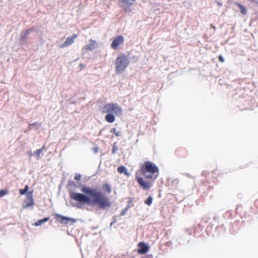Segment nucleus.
Returning <instances> with one entry per match:
<instances>
[{"instance_id":"2eb2a0df","label":"nucleus","mask_w":258,"mask_h":258,"mask_svg":"<svg viewBox=\"0 0 258 258\" xmlns=\"http://www.w3.org/2000/svg\"><path fill=\"white\" fill-rule=\"evenodd\" d=\"M235 5H236L238 8L240 9V13L243 15H245L247 13L246 9L241 4L236 2Z\"/></svg>"},{"instance_id":"0eeeda50","label":"nucleus","mask_w":258,"mask_h":258,"mask_svg":"<svg viewBox=\"0 0 258 258\" xmlns=\"http://www.w3.org/2000/svg\"><path fill=\"white\" fill-rule=\"evenodd\" d=\"M124 40V38L121 35L115 37L111 44V48L114 50H116L118 49L119 46L123 43Z\"/></svg>"},{"instance_id":"f03ea898","label":"nucleus","mask_w":258,"mask_h":258,"mask_svg":"<svg viewBox=\"0 0 258 258\" xmlns=\"http://www.w3.org/2000/svg\"><path fill=\"white\" fill-rule=\"evenodd\" d=\"M159 168L154 163L145 161L141 165L140 169L136 172L135 179L143 190H149L159 176Z\"/></svg>"},{"instance_id":"9d476101","label":"nucleus","mask_w":258,"mask_h":258,"mask_svg":"<svg viewBox=\"0 0 258 258\" xmlns=\"http://www.w3.org/2000/svg\"><path fill=\"white\" fill-rule=\"evenodd\" d=\"M54 218L57 222L62 224H67L69 221L72 220V219L63 216L58 214H55Z\"/></svg>"},{"instance_id":"4468645a","label":"nucleus","mask_w":258,"mask_h":258,"mask_svg":"<svg viewBox=\"0 0 258 258\" xmlns=\"http://www.w3.org/2000/svg\"><path fill=\"white\" fill-rule=\"evenodd\" d=\"M105 120L109 123H112L115 120V116L111 113L107 114L105 117Z\"/></svg>"},{"instance_id":"1a4fd4ad","label":"nucleus","mask_w":258,"mask_h":258,"mask_svg":"<svg viewBox=\"0 0 258 258\" xmlns=\"http://www.w3.org/2000/svg\"><path fill=\"white\" fill-rule=\"evenodd\" d=\"M139 249H138V253L140 254H146L149 249V247L144 242H141L138 244Z\"/></svg>"},{"instance_id":"f8f14e48","label":"nucleus","mask_w":258,"mask_h":258,"mask_svg":"<svg viewBox=\"0 0 258 258\" xmlns=\"http://www.w3.org/2000/svg\"><path fill=\"white\" fill-rule=\"evenodd\" d=\"M117 171L120 174L124 173V174L127 175V176L130 175V173L127 172L126 167H124V166H119L117 168Z\"/></svg>"},{"instance_id":"a878e982","label":"nucleus","mask_w":258,"mask_h":258,"mask_svg":"<svg viewBox=\"0 0 258 258\" xmlns=\"http://www.w3.org/2000/svg\"><path fill=\"white\" fill-rule=\"evenodd\" d=\"M211 28H213V29L215 30L216 29V28L214 26H213L212 24L211 25Z\"/></svg>"},{"instance_id":"39448f33","label":"nucleus","mask_w":258,"mask_h":258,"mask_svg":"<svg viewBox=\"0 0 258 258\" xmlns=\"http://www.w3.org/2000/svg\"><path fill=\"white\" fill-rule=\"evenodd\" d=\"M34 205L33 198V192H28L26 195V198L24 201L23 207L25 209L29 207H32Z\"/></svg>"},{"instance_id":"ddd939ff","label":"nucleus","mask_w":258,"mask_h":258,"mask_svg":"<svg viewBox=\"0 0 258 258\" xmlns=\"http://www.w3.org/2000/svg\"><path fill=\"white\" fill-rule=\"evenodd\" d=\"M102 188L107 194H110L112 190L111 185L108 183H103Z\"/></svg>"},{"instance_id":"a211bd4d","label":"nucleus","mask_w":258,"mask_h":258,"mask_svg":"<svg viewBox=\"0 0 258 258\" xmlns=\"http://www.w3.org/2000/svg\"><path fill=\"white\" fill-rule=\"evenodd\" d=\"M45 149V146H43L40 149L37 150L34 154L36 155L37 158L38 159L40 157V154Z\"/></svg>"},{"instance_id":"f3484780","label":"nucleus","mask_w":258,"mask_h":258,"mask_svg":"<svg viewBox=\"0 0 258 258\" xmlns=\"http://www.w3.org/2000/svg\"><path fill=\"white\" fill-rule=\"evenodd\" d=\"M32 30V28L26 30L24 32L22 33L21 34V38L22 40H25L27 39L28 35L30 33L31 30Z\"/></svg>"},{"instance_id":"423d86ee","label":"nucleus","mask_w":258,"mask_h":258,"mask_svg":"<svg viewBox=\"0 0 258 258\" xmlns=\"http://www.w3.org/2000/svg\"><path fill=\"white\" fill-rule=\"evenodd\" d=\"M121 4H120V7H122L124 12H130L131 7L134 4L136 0H120Z\"/></svg>"},{"instance_id":"aec40b11","label":"nucleus","mask_w":258,"mask_h":258,"mask_svg":"<svg viewBox=\"0 0 258 258\" xmlns=\"http://www.w3.org/2000/svg\"><path fill=\"white\" fill-rule=\"evenodd\" d=\"M29 187L28 185H25V187L24 189H20L19 190V192L21 195H24L26 194V192L28 191Z\"/></svg>"},{"instance_id":"f257e3e1","label":"nucleus","mask_w":258,"mask_h":258,"mask_svg":"<svg viewBox=\"0 0 258 258\" xmlns=\"http://www.w3.org/2000/svg\"><path fill=\"white\" fill-rule=\"evenodd\" d=\"M81 190L84 194L70 192V198L78 202L79 204L77 206L78 208H81L82 205L87 204L104 210L111 206V202L109 198L97 189L83 186Z\"/></svg>"},{"instance_id":"6e6552de","label":"nucleus","mask_w":258,"mask_h":258,"mask_svg":"<svg viewBox=\"0 0 258 258\" xmlns=\"http://www.w3.org/2000/svg\"><path fill=\"white\" fill-rule=\"evenodd\" d=\"M97 43L95 40H90L89 43L85 45L82 49L83 52H86L88 51H92L96 47Z\"/></svg>"},{"instance_id":"b1692460","label":"nucleus","mask_w":258,"mask_h":258,"mask_svg":"<svg viewBox=\"0 0 258 258\" xmlns=\"http://www.w3.org/2000/svg\"><path fill=\"white\" fill-rule=\"evenodd\" d=\"M218 59L220 62H224V59L222 55H219L218 57Z\"/></svg>"},{"instance_id":"20e7f679","label":"nucleus","mask_w":258,"mask_h":258,"mask_svg":"<svg viewBox=\"0 0 258 258\" xmlns=\"http://www.w3.org/2000/svg\"><path fill=\"white\" fill-rule=\"evenodd\" d=\"M122 109L117 104L108 103L105 105L103 108V113H113L114 114H117L121 113Z\"/></svg>"},{"instance_id":"5701e85b","label":"nucleus","mask_w":258,"mask_h":258,"mask_svg":"<svg viewBox=\"0 0 258 258\" xmlns=\"http://www.w3.org/2000/svg\"><path fill=\"white\" fill-rule=\"evenodd\" d=\"M81 176L79 173H76L75 175V179L76 180H80L81 179Z\"/></svg>"},{"instance_id":"4be33fe9","label":"nucleus","mask_w":258,"mask_h":258,"mask_svg":"<svg viewBox=\"0 0 258 258\" xmlns=\"http://www.w3.org/2000/svg\"><path fill=\"white\" fill-rule=\"evenodd\" d=\"M153 201V198L151 197H149L145 201V203L148 206H150Z\"/></svg>"},{"instance_id":"dca6fc26","label":"nucleus","mask_w":258,"mask_h":258,"mask_svg":"<svg viewBox=\"0 0 258 258\" xmlns=\"http://www.w3.org/2000/svg\"><path fill=\"white\" fill-rule=\"evenodd\" d=\"M49 217H46L42 220H39L38 221H37L36 222H35V223L34 224V225H35L36 226H40L41 224H42L43 223L48 221L49 220Z\"/></svg>"},{"instance_id":"393cba45","label":"nucleus","mask_w":258,"mask_h":258,"mask_svg":"<svg viewBox=\"0 0 258 258\" xmlns=\"http://www.w3.org/2000/svg\"><path fill=\"white\" fill-rule=\"evenodd\" d=\"M115 151H116V149H114V148H112V152L113 154H114L115 153Z\"/></svg>"},{"instance_id":"9b49d317","label":"nucleus","mask_w":258,"mask_h":258,"mask_svg":"<svg viewBox=\"0 0 258 258\" xmlns=\"http://www.w3.org/2000/svg\"><path fill=\"white\" fill-rule=\"evenodd\" d=\"M78 37V35L76 34H73L71 37H69L67 38L66 40L61 44L60 47L63 48L69 46L73 44L75 39Z\"/></svg>"},{"instance_id":"412c9836","label":"nucleus","mask_w":258,"mask_h":258,"mask_svg":"<svg viewBox=\"0 0 258 258\" xmlns=\"http://www.w3.org/2000/svg\"><path fill=\"white\" fill-rule=\"evenodd\" d=\"M9 191L7 189H2L0 190V198L8 195Z\"/></svg>"},{"instance_id":"6ab92c4d","label":"nucleus","mask_w":258,"mask_h":258,"mask_svg":"<svg viewBox=\"0 0 258 258\" xmlns=\"http://www.w3.org/2000/svg\"><path fill=\"white\" fill-rule=\"evenodd\" d=\"M110 132L114 134L116 137H120L121 136V132L119 131H117L116 128H113L110 130Z\"/></svg>"},{"instance_id":"7ed1b4c3","label":"nucleus","mask_w":258,"mask_h":258,"mask_svg":"<svg viewBox=\"0 0 258 258\" xmlns=\"http://www.w3.org/2000/svg\"><path fill=\"white\" fill-rule=\"evenodd\" d=\"M130 64L127 56L124 54L119 55L115 59V72L117 74L123 73Z\"/></svg>"}]
</instances>
